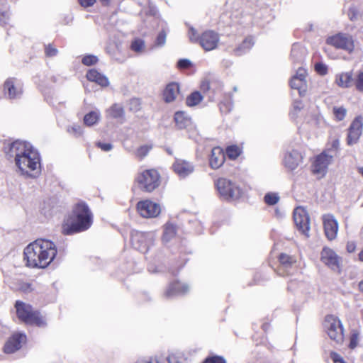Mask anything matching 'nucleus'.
Returning <instances> with one entry per match:
<instances>
[{
    "instance_id": "obj_1",
    "label": "nucleus",
    "mask_w": 363,
    "mask_h": 363,
    "mask_svg": "<svg viewBox=\"0 0 363 363\" xmlns=\"http://www.w3.org/2000/svg\"><path fill=\"white\" fill-rule=\"evenodd\" d=\"M3 150L9 160H13L21 176L36 179L41 174L40 155L31 143L20 140L5 141Z\"/></svg>"
},
{
    "instance_id": "obj_2",
    "label": "nucleus",
    "mask_w": 363,
    "mask_h": 363,
    "mask_svg": "<svg viewBox=\"0 0 363 363\" xmlns=\"http://www.w3.org/2000/svg\"><path fill=\"white\" fill-rule=\"evenodd\" d=\"M57 252L53 242L46 239H38L24 249V259L29 267L45 268L54 260Z\"/></svg>"
},
{
    "instance_id": "obj_3",
    "label": "nucleus",
    "mask_w": 363,
    "mask_h": 363,
    "mask_svg": "<svg viewBox=\"0 0 363 363\" xmlns=\"http://www.w3.org/2000/svg\"><path fill=\"white\" fill-rule=\"evenodd\" d=\"M72 220L65 221L62 227L64 235H72L88 230L93 222V215L84 202L76 204L73 209Z\"/></svg>"
},
{
    "instance_id": "obj_4",
    "label": "nucleus",
    "mask_w": 363,
    "mask_h": 363,
    "mask_svg": "<svg viewBox=\"0 0 363 363\" xmlns=\"http://www.w3.org/2000/svg\"><path fill=\"white\" fill-rule=\"evenodd\" d=\"M18 318L23 322L29 325L43 327L46 325L45 318L39 311L21 301H17L15 304Z\"/></svg>"
},
{
    "instance_id": "obj_5",
    "label": "nucleus",
    "mask_w": 363,
    "mask_h": 363,
    "mask_svg": "<svg viewBox=\"0 0 363 363\" xmlns=\"http://www.w3.org/2000/svg\"><path fill=\"white\" fill-rule=\"evenodd\" d=\"M189 38L191 42L199 43L206 51L215 50L218 47L220 40L218 33L213 30H206L199 36L196 30L192 27L189 28Z\"/></svg>"
},
{
    "instance_id": "obj_6",
    "label": "nucleus",
    "mask_w": 363,
    "mask_h": 363,
    "mask_svg": "<svg viewBox=\"0 0 363 363\" xmlns=\"http://www.w3.org/2000/svg\"><path fill=\"white\" fill-rule=\"evenodd\" d=\"M216 189L223 199L235 201L242 194V189L235 182L225 178H220L216 182Z\"/></svg>"
},
{
    "instance_id": "obj_7",
    "label": "nucleus",
    "mask_w": 363,
    "mask_h": 363,
    "mask_svg": "<svg viewBox=\"0 0 363 363\" xmlns=\"http://www.w3.org/2000/svg\"><path fill=\"white\" fill-rule=\"evenodd\" d=\"M325 328H326L329 337L337 344L343 342V327L340 320L333 315H328L325 319Z\"/></svg>"
},
{
    "instance_id": "obj_8",
    "label": "nucleus",
    "mask_w": 363,
    "mask_h": 363,
    "mask_svg": "<svg viewBox=\"0 0 363 363\" xmlns=\"http://www.w3.org/2000/svg\"><path fill=\"white\" fill-rule=\"evenodd\" d=\"M160 174L155 169H147L141 172L137 177V181L145 191L151 192L160 185Z\"/></svg>"
},
{
    "instance_id": "obj_9",
    "label": "nucleus",
    "mask_w": 363,
    "mask_h": 363,
    "mask_svg": "<svg viewBox=\"0 0 363 363\" xmlns=\"http://www.w3.org/2000/svg\"><path fill=\"white\" fill-rule=\"evenodd\" d=\"M154 240L155 236L152 233L135 231L131 234L133 247L143 253L149 250L150 246L153 245Z\"/></svg>"
},
{
    "instance_id": "obj_10",
    "label": "nucleus",
    "mask_w": 363,
    "mask_h": 363,
    "mask_svg": "<svg viewBox=\"0 0 363 363\" xmlns=\"http://www.w3.org/2000/svg\"><path fill=\"white\" fill-rule=\"evenodd\" d=\"M326 43L337 49H342L349 52L354 49L352 37L347 34L337 33L327 38Z\"/></svg>"
},
{
    "instance_id": "obj_11",
    "label": "nucleus",
    "mask_w": 363,
    "mask_h": 363,
    "mask_svg": "<svg viewBox=\"0 0 363 363\" xmlns=\"http://www.w3.org/2000/svg\"><path fill=\"white\" fill-rule=\"evenodd\" d=\"M294 220L298 230L306 238H308L310 218L307 211L302 207L295 208L294 211Z\"/></svg>"
},
{
    "instance_id": "obj_12",
    "label": "nucleus",
    "mask_w": 363,
    "mask_h": 363,
    "mask_svg": "<svg viewBox=\"0 0 363 363\" xmlns=\"http://www.w3.org/2000/svg\"><path fill=\"white\" fill-rule=\"evenodd\" d=\"M137 210L142 217L146 218H156L161 213L160 204L150 200L139 201L137 204Z\"/></svg>"
},
{
    "instance_id": "obj_13",
    "label": "nucleus",
    "mask_w": 363,
    "mask_h": 363,
    "mask_svg": "<svg viewBox=\"0 0 363 363\" xmlns=\"http://www.w3.org/2000/svg\"><path fill=\"white\" fill-rule=\"evenodd\" d=\"M363 129V118L358 116L351 123L349 128L347 138V143L348 145H353L356 144L362 135Z\"/></svg>"
},
{
    "instance_id": "obj_14",
    "label": "nucleus",
    "mask_w": 363,
    "mask_h": 363,
    "mask_svg": "<svg viewBox=\"0 0 363 363\" xmlns=\"http://www.w3.org/2000/svg\"><path fill=\"white\" fill-rule=\"evenodd\" d=\"M333 158V154H329L323 151L321 154L316 156L313 163V172L314 174L324 176L327 172L328 165L332 162Z\"/></svg>"
},
{
    "instance_id": "obj_15",
    "label": "nucleus",
    "mask_w": 363,
    "mask_h": 363,
    "mask_svg": "<svg viewBox=\"0 0 363 363\" xmlns=\"http://www.w3.org/2000/svg\"><path fill=\"white\" fill-rule=\"evenodd\" d=\"M280 266L278 269L279 275H291L294 274L296 269V259L289 255L282 253L279 255Z\"/></svg>"
},
{
    "instance_id": "obj_16",
    "label": "nucleus",
    "mask_w": 363,
    "mask_h": 363,
    "mask_svg": "<svg viewBox=\"0 0 363 363\" xmlns=\"http://www.w3.org/2000/svg\"><path fill=\"white\" fill-rule=\"evenodd\" d=\"M303 157L301 154L295 149L286 151L283 158V164L289 170H294L302 162Z\"/></svg>"
},
{
    "instance_id": "obj_17",
    "label": "nucleus",
    "mask_w": 363,
    "mask_h": 363,
    "mask_svg": "<svg viewBox=\"0 0 363 363\" xmlns=\"http://www.w3.org/2000/svg\"><path fill=\"white\" fill-rule=\"evenodd\" d=\"M323 223L326 238L329 240L336 238L338 231V223L332 214L323 216Z\"/></svg>"
},
{
    "instance_id": "obj_18",
    "label": "nucleus",
    "mask_w": 363,
    "mask_h": 363,
    "mask_svg": "<svg viewBox=\"0 0 363 363\" xmlns=\"http://www.w3.org/2000/svg\"><path fill=\"white\" fill-rule=\"evenodd\" d=\"M306 69L299 67L290 81L291 89H297L300 96H303L306 92Z\"/></svg>"
},
{
    "instance_id": "obj_19",
    "label": "nucleus",
    "mask_w": 363,
    "mask_h": 363,
    "mask_svg": "<svg viewBox=\"0 0 363 363\" xmlns=\"http://www.w3.org/2000/svg\"><path fill=\"white\" fill-rule=\"evenodd\" d=\"M189 290V286L187 284L174 281L167 286L164 292V296L168 299L172 298L175 296L186 294Z\"/></svg>"
},
{
    "instance_id": "obj_20",
    "label": "nucleus",
    "mask_w": 363,
    "mask_h": 363,
    "mask_svg": "<svg viewBox=\"0 0 363 363\" xmlns=\"http://www.w3.org/2000/svg\"><path fill=\"white\" fill-rule=\"evenodd\" d=\"M321 260L333 270L335 271L339 269V257L330 248L324 247L323 249L321 252Z\"/></svg>"
},
{
    "instance_id": "obj_21",
    "label": "nucleus",
    "mask_w": 363,
    "mask_h": 363,
    "mask_svg": "<svg viewBox=\"0 0 363 363\" xmlns=\"http://www.w3.org/2000/svg\"><path fill=\"white\" fill-rule=\"evenodd\" d=\"M172 167L175 173L182 178L189 176L194 171V166L192 163L180 159L176 160Z\"/></svg>"
},
{
    "instance_id": "obj_22",
    "label": "nucleus",
    "mask_w": 363,
    "mask_h": 363,
    "mask_svg": "<svg viewBox=\"0 0 363 363\" xmlns=\"http://www.w3.org/2000/svg\"><path fill=\"white\" fill-rule=\"evenodd\" d=\"M26 340V336L22 333L13 335L4 345V352L8 354L13 353L21 347V344Z\"/></svg>"
},
{
    "instance_id": "obj_23",
    "label": "nucleus",
    "mask_w": 363,
    "mask_h": 363,
    "mask_svg": "<svg viewBox=\"0 0 363 363\" xmlns=\"http://www.w3.org/2000/svg\"><path fill=\"white\" fill-rule=\"evenodd\" d=\"M225 161V154L223 150L219 147H213L211 150V154L209 158V164L211 168L218 169Z\"/></svg>"
},
{
    "instance_id": "obj_24",
    "label": "nucleus",
    "mask_w": 363,
    "mask_h": 363,
    "mask_svg": "<svg viewBox=\"0 0 363 363\" xmlns=\"http://www.w3.org/2000/svg\"><path fill=\"white\" fill-rule=\"evenodd\" d=\"M107 118H113L118 121L121 123L125 121V111L123 106L120 104H113L106 110Z\"/></svg>"
},
{
    "instance_id": "obj_25",
    "label": "nucleus",
    "mask_w": 363,
    "mask_h": 363,
    "mask_svg": "<svg viewBox=\"0 0 363 363\" xmlns=\"http://www.w3.org/2000/svg\"><path fill=\"white\" fill-rule=\"evenodd\" d=\"M4 91L11 99L18 98L22 94L21 87L15 85L13 79H9L4 82Z\"/></svg>"
},
{
    "instance_id": "obj_26",
    "label": "nucleus",
    "mask_w": 363,
    "mask_h": 363,
    "mask_svg": "<svg viewBox=\"0 0 363 363\" xmlns=\"http://www.w3.org/2000/svg\"><path fill=\"white\" fill-rule=\"evenodd\" d=\"M86 76L89 81L94 82L101 86L106 87L110 84L108 77L95 69H89Z\"/></svg>"
},
{
    "instance_id": "obj_27",
    "label": "nucleus",
    "mask_w": 363,
    "mask_h": 363,
    "mask_svg": "<svg viewBox=\"0 0 363 363\" xmlns=\"http://www.w3.org/2000/svg\"><path fill=\"white\" fill-rule=\"evenodd\" d=\"M179 93V86L177 83L172 82L167 85L163 92L164 99L170 103L175 100Z\"/></svg>"
},
{
    "instance_id": "obj_28",
    "label": "nucleus",
    "mask_w": 363,
    "mask_h": 363,
    "mask_svg": "<svg viewBox=\"0 0 363 363\" xmlns=\"http://www.w3.org/2000/svg\"><path fill=\"white\" fill-rule=\"evenodd\" d=\"M353 78L351 72H342L335 76V83L341 88H348L351 86Z\"/></svg>"
},
{
    "instance_id": "obj_29",
    "label": "nucleus",
    "mask_w": 363,
    "mask_h": 363,
    "mask_svg": "<svg viewBox=\"0 0 363 363\" xmlns=\"http://www.w3.org/2000/svg\"><path fill=\"white\" fill-rule=\"evenodd\" d=\"M174 121L179 129H183L191 123V118L184 111H177L174 115Z\"/></svg>"
},
{
    "instance_id": "obj_30",
    "label": "nucleus",
    "mask_w": 363,
    "mask_h": 363,
    "mask_svg": "<svg viewBox=\"0 0 363 363\" xmlns=\"http://www.w3.org/2000/svg\"><path fill=\"white\" fill-rule=\"evenodd\" d=\"M306 54L305 49L299 44H294L291 51V57L296 63H301Z\"/></svg>"
},
{
    "instance_id": "obj_31",
    "label": "nucleus",
    "mask_w": 363,
    "mask_h": 363,
    "mask_svg": "<svg viewBox=\"0 0 363 363\" xmlns=\"http://www.w3.org/2000/svg\"><path fill=\"white\" fill-rule=\"evenodd\" d=\"M253 45L252 38L247 37L234 50V54L238 56L242 55L247 52L252 48Z\"/></svg>"
},
{
    "instance_id": "obj_32",
    "label": "nucleus",
    "mask_w": 363,
    "mask_h": 363,
    "mask_svg": "<svg viewBox=\"0 0 363 363\" xmlns=\"http://www.w3.org/2000/svg\"><path fill=\"white\" fill-rule=\"evenodd\" d=\"M176 233H177L176 226L171 223H167L164 226L162 242L164 243L169 242L170 240H172L175 237Z\"/></svg>"
},
{
    "instance_id": "obj_33",
    "label": "nucleus",
    "mask_w": 363,
    "mask_h": 363,
    "mask_svg": "<svg viewBox=\"0 0 363 363\" xmlns=\"http://www.w3.org/2000/svg\"><path fill=\"white\" fill-rule=\"evenodd\" d=\"M101 118L99 111H92L86 113L84 117V123L87 126H92L96 124Z\"/></svg>"
},
{
    "instance_id": "obj_34",
    "label": "nucleus",
    "mask_w": 363,
    "mask_h": 363,
    "mask_svg": "<svg viewBox=\"0 0 363 363\" xmlns=\"http://www.w3.org/2000/svg\"><path fill=\"white\" fill-rule=\"evenodd\" d=\"M203 98L199 91H194L186 98V104L188 106H194L198 105Z\"/></svg>"
},
{
    "instance_id": "obj_35",
    "label": "nucleus",
    "mask_w": 363,
    "mask_h": 363,
    "mask_svg": "<svg viewBox=\"0 0 363 363\" xmlns=\"http://www.w3.org/2000/svg\"><path fill=\"white\" fill-rule=\"evenodd\" d=\"M130 49L137 53H142L145 49V41L140 38L133 40L130 45Z\"/></svg>"
},
{
    "instance_id": "obj_36",
    "label": "nucleus",
    "mask_w": 363,
    "mask_h": 363,
    "mask_svg": "<svg viewBox=\"0 0 363 363\" xmlns=\"http://www.w3.org/2000/svg\"><path fill=\"white\" fill-rule=\"evenodd\" d=\"M333 113L335 119L338 121H342L347 114V109L343 106H334Z\"/></svg>"
},
{
    "instance_id": "obj_37",
    "label": "nucleus",
    "mask_w": 363,
    "mask_h": 363,
    "mask_svg": "<svg viewBox=\"0 0 363 363\" xmlns=\"http://www.w3.org/2000/svg\"><path fill=\"white\" fill-rule=\"evenodd\" d=\"M225 152L230 159L235 160L240 155L241 150L237 145H231L226 148Z\"/></svg>"
},
{
    "instance_id": "obj_38",
    "label": "nucleus",
    "mask_w": 363,
    "mask_h": 363,
    "mask_svg": "<svg viewBox=\"0 0 363 363\" xmlns=\"http://www.w3.org/2000/svg\"><path fill=\"white\" fill-rule=\"evenodd\" d=\"M303 108V105L301 101H295L293 104L292 110L291 111V117L294 119L298 116L299 113Z\"/></svg>"
},
{
    "instance_id": "obj_39",
    "label": "nucleus",
    "mask_w": 363,
    "mask_h": 363,
    "mask_svg": "<svg viewBox=\"0 0 363 363\" xmlns=\"http://www.w3.org/2000/svg\"><path fill=\"white\" fill-rule=\"evenodd\" d=\"M67 131L75 138L80 137L83 133L82 128L79 125L77 124L68 126Z\"/></svg>"
},
{
    "instance_id": "obj_40",
    "label": "nucleus",
    "mask_w": 363,
    "mask_h": 363,
    "mask_svg": "<svg viewBox=\"0 0 363 363\" xmlns=\"http://www.w3.org/2000/svg\"><path fill=\"white\" fill-rule=\"evenodd\" d=\"M264 202L270 206L275 205L279 200V196L276 193H267L264 197Z\"/></svg>"
},
{
    "instance_id": "obj_41",
    "label": "nucleus",
    "mask_w": 363,
    "mask_h": 363,
    "mask_svg": "<svg viewBox=\"0 0 363 363\" xmlns=\"http://www.w3.org/2000/svg\"><path fill=\"white\" fill-rule=\"evenodd\" d=\"M167 32L162 29L157 35L155 40V46L162 47L166 43Z\"/></svg>"
},
{
    "instance_id": "obj_42",
    "label": "nucleus",
    "mask_w": 363,
    "mask_h": 363,
    "mask_svg": "<svg viewBox=\"0 0 363 363\" xmlns=\"http://www.w3.org/2000/svg\"><path fill=\"white\" fill-rule=\"evenodd\" d=\"M233 101L229 99L228 101H222L220 104V110L222 113H227L233 108Z\"/></svg>"
},
{
    "instance_id": "obj_43",
    "label": "nucleus",
    "mask_w": 363,
    "mask_h": 363,
    "mask_svg": "<svg viewBox=\"0 0 363 363\" xmlns=\"http://www.w3.org/2000/svg\"><path fill=\"white\" fill-rule=\"evenodd\" d=\"M150 149L151 147L147 145H143L140 147L135 152L136 157L140 160L144 158L148 154Z\"/></svg>"
},
{
    "instance_id": "obj_44",
    "label": "nucleus",
    "mask_w": 363,
    "mask_h": 363,
    "mask_svg": "<svg viewBox=\"0 0 363 363\" xmlns=\"http://www.w3.org/2000/svg\"><path fill=\"white\" fill-rule=\"evenodd\" d=\"M82 62L84 65L91 66L98 62V58L96 56L92 55H86L82 58Z\"/></svg>"
},
{
    "instance_id": "obj_45",
    "label": "nucleus",
    "mask_w": 363,
    "mask_h": 363,
    "mask_svg": "<svg viewBox=\"0 0 363 363\" xmlns=\"http://www.w3.org/2000/svg\"><path fill=\"white\" fill-rule=\"evenodd\" d=\"M354 84L357 90L363 93V72L358 73L354 81Z\"/></svg>"
},
{
    "instance_id": "obj_46",
    "label": "nucleus",
    "mask_w": 363,
    "mask_h": 363,
    "mask_svg": "<svg viewBox=\"0 0 363 363\" xmlns=\"http://www.w3.org/2000/svg\"><path fill=\"white\" fill-rule=\"evenodd\" d=\"M145 4L147 5L148 8L145 9L143 12L150 16H155L157 13V9L155 6L150 3V0H147V2Z\"/></svg>"
},
{
    "instance_id": "obj_47",
    "label": "nucleus",
    "mask_w": 363,
    "mask_h": 363,
    "mask_svg": "<svg viewBox=\"0 0 363 363\" xmlns=\"http://www.w3.org/2000/svg\"><path fill=\"white\" fill-rule=\"evenodd\" d=\"M9 18H10V13H9V11L0 10V25L1 26H5V25L8 24Z\"/></svg>"
},
{
    "instance_id": "obj_48",
    "label": "nucleus",
    "mask_w": 363,
    "mask_h": 363,
    "mask_svg": "<svg viewBox=\"0 0 363 363\" xmlns=\"http://www.w3.org/2000/svg\"><path fill=\"white\" fill-rule=\"evenodd\" d=\"M315 70L319 74L324 76L328 73V67L322 62H317L315 64Z\"/></svg>"
},
{
    "instance_id": "obj_49",
    "label": "nucleus",
    "mask_w": 363,
    "mask_h": 363,
    "mask_svg": "<svg viewBox=\"0 0 363 363\" xmlns=\"http://www.w3.org/2000/svg\"><path fill=\"white\" fill-rule=\"evenodd\" d=\"M167 361L169 363H182L184 358L180 354H172L168 356Z\"/></svg>"
},
{
    "instance_id": "obj_50",
    "label": "nucleus",
    "mask_w": 363,
    "mask_h": 363,
    "mask_svg": "<svg viewBox=\"0 0 363 363\" xmlns=\"http://www.w3.org/2000/svg\"><path fill=\"white\" fill-rule=\"evenodd\" d=\"M45 52L48 57H54L57 55L58 50L56 48L50 44L45 46Z\"/></svg>"
},
{
    "instance_id": "obj_51",
    "label": "nucleus",
    "mask_w": 363,
    "mask_h": 363,
    "mask_svg": "<svg viewBox=\"0 0 363 363\" xmlns=\"http://www.w3.org/2000/svg\"><path fill=\"white\" fill-rule=\"evenodd\" d=\"M348 16L351 21H356L359 17V12L355 6L350 7L348 10Z\"/></svg>"
},
{
    "instance_id": "obj_52",
    "label": "nucleus",
    "mask_w": 363,
    "mask_h": 363,
    "mask_svg": "<svg viewBox=\"0 0 363 363\" xmlns=\"http://www.w3.org/2000/svg\"><path fill=\"white\" fill-rule=\"evenodd\" d=\"M203 363H226V362L222 357L214 356L206 359Z\"/></svg>"
},
{
    "instance_id": "obj_53",
    "label": "nucleus",
    "mask_w": 363,
    "mask_h": 363,
    "mask_svg": "<svg viewBox=\"0 0 363 363\" xmlns=\"http://www.w3.org/2000/svg\"><path fill=\"white\" fill-rule=\"evenodd\" d=\"M340 145V141L337 139L334 140L331 143V147L329 148L326 152L329 154L335 155Z\"/></svg>"
},
{
    "instance_id": "obj_54",
    "label": "nucleus",
    "mask_w": 363,
    "mask_h": 363,
    "mask_svg": "<svg viewBox=\"0 0 363 363\" xmlns=\"http://www.w3.org/2000/svg\"><path fill=\"white\" fill-rule=\"evenodd\" d=\"M191 65V62L187 59H181L177 62V66L179 69H186Z\"/></svg>"
},
{
    "instance_id": "obj_55",
    "label": "nucleus",
    "mask_w": 363,
    "mask_h": 363,
    "mask_svg": "<svg viewBox=\"0 0 363 363\" xmlns=\"http://www.w3.org/2000/svg\"><path fill=\"white\" fill-rule=\"evenodd\" d=\"M358 341H359V334L356 333H352L351 335V337H350V347L351 349H354V347H356L357 345Z\"/></svg>"
},
{
    "instance_id": "obj_56",
    "label": "nucleus",
    "mask_w": 363,
    "mask_h": 363,
    "mask_svg": "<svg viewBox=\"0 0 363 363\" xmlns=\"http://www.w3.org/2000/svg\"><path fill=\"white\" fill-rule=\"evenodd\" d=\"M96 145L98 147H99L101 150L104 151V152H108L110 150H112L113 148V145L111 143H101V142H98L96 143Z\"/></svg>"
},
{
    "instance_id": "obj_57",
    "label": "nucleus",
    "mask_w": 363,
    "mask_h": 363,
    "mask_svg": "<svg viewBox=\"0 0 363 363\" xmlns=\"http://www.w3.org/2000/svg\"><path fill=\"white\" fill-rule=\"evenodd\" d=\"M330 358L334 363H345L341 356L335 352H330Z\"/></svg>"
},
{
    "instance_id": "obj_58",
    "label": "nucleus",
    "mask_w": 363,
    "mask_h": 363,
    "mask_svg": "<svg viewBox=\"0 0 363 363\" xmlns=\"http://www.w3.org/2000/svg\"><path fill=\"white\" fill-rule=\"evenodd\" d=\"M78 1L79 2L80 5L84 8L91 6L96 2V0H78Z\"/></svg>"
},
{
    "instance_id": "obj_59",
    "label": "nucleus",
    "mask_w": 363,
    "mask_h": 363,
    "mask_svg": "<svg viewBox=\"0 0 363 363\" xmlns=\"http://www.w3.org/2000/svg\"><path fill=\"white\" fill-rule=\"evenodd\" d=\"M130 109L137 111L140 108V103L138 99H133L130 101Z\"/></svg>"
},
{
    "instance_id": "obj_60",
    "label": "nucleus",
    "mask_w": 363,
    "mask_h": 363,
    "mask_svg": "<svg viewBox=\"0 0 363 363\" xmlns=\"http://www.w3.org/2000/svg\"><path fill=\"white\" fill-rule=\"evenodd\" d=\"M211 88L210 83L208 81H203L201 83V89L203 92L208 91Z\"/></svg>"
},
{
    "instance_id": "obj_61",
    "label": "nucleus",
    "mask_w": 363,
    "mask_h": 363,
    "mask_svg": "<svg viewBox=\"0 0 363 363\" xmlns=\"http://www.w3.org/2000/svg\"><path fill=\"white\" fill-rule=\"evenodd\" d=\"M356 245L354 242H349L347 244V250L348 252L351 253L355 250Z\"/></svg>"
},
{
    "instance_id": "obj_62",
    "label": "nucleus",
    "mask_w": 363,
    "mask_h": 363,
    "mask_svg": "<svg viewBox=\"0 0 363 363\" xmlns=\"http://www.w3.org/2000/svg\"><path fill=\"white\" fill-rule=\"evenodd\" d=\"M136 363H153V362L148 361V360H145V359H140V360L137 361Z\"/></svg>"
},
{
    "instance_id": "obj_63",
    "label": "nucleus",
    "mask_w": 363,
    "mask_h": 363,
    "mask_svg": "<svg viewBox=\"0 0 363 363\" xmlns=\"http://www.w3.org/2000/svg\"><path fill=\"white\" fill-rule=\"evenodd\" d=\"M359 259L363 262V250L359 254Z\"/></svg>"
},
{
    "instance_id": "obj_64",
    "label": "nucleus",
    "mask_w": 363,
    "mask_h": 363,
    "mask_svg": "<svg viewBox=\"0 0 363 363\" xmlns=\"http://www.w3.org/2000/svg\"><path fill=\"white\" fill-rule=\"evenodd\" d=\"M359 290H360L361 291H362V292H363V281H361V282H359Z\"/></svg>"
}]
</instances>
